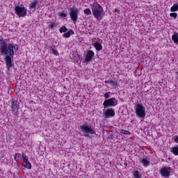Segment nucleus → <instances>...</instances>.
<instances>
[{
	"instance_id": "1",
	"label": "nucleus",
	"mask_w": 178,
	"mask_h": 178,
	"mask_svg": "<svg viewBox=\"0 0 178 178\" xmlns=\"http://www.w3.org/2000/svg\"><path fill=\"white\" fill-rule=\"evenodd\" d=\"M19 51V45L15 43L8 44V39L0 40V54L6 56V65L8 69L13 67L12 58L15 55V52Z\"/></svg>"
},
{
	"instance_id": "2",
	"label": "nucleus",
	"mask_w": 178,
	"mask_h": 178,
	"mask_svg": "<svg viewBox=\"0 0 178 178\" xmlns=\"http://www.w3.org/2000/svg\"><path fill=\"white\" fill-rule=\"evenodd\" d=\"M104 98L105 100L103 102V106L104 109H106V108H112L113 106H116L118 104V99H116V98H111V92H106L104 94Z\"/></svg>"
},
{
	"instance_id": "3",
	"label": "nucleus",
	"mask_w": 178,
	"mask_h": 178,
	"mask_svg": "<svg viewBox=\"0 0 178 178\" xmlns=\"http://www.w3.org/2000/svg\"><path fill=\"white\" fill-rule=\"evenodd\" d=\"M90 6L95 19L99 20L101 19V15L104 12V7H102V6H101L97 1H95L92 4H90Z\"/></svg>"
},
{
	"instance_id": "4",
	"label": "nucleus",
	"mask_w": 178,
	"mask_h": 178,
	"mask_svg": "<svg viewBox=\"0 0 178 178\" xmlns=\"http://www.w3.org/2000/svg\"><path fill=\"white\" fill-rule=\"evenodd\" d=\"M79 130L83 133L84 137H87L88 138H92L93 134H95V131L92 129L91 126L86 123L80 126Z\"/></svg>"
},
{
	"instance_id": "5",
	"label": "nucleus",
	"mask_w": 178,
	"mask_h": 178,
	"mask_svg": "<svg viewBox=\"0 0 178 178\" xmlns=\"http://www.w3.org/2000/svg\"><path fill=\"white\" fill-rule=\"evenodd\" d=\"M70 17L74 24H76L79 19V8L76 7L71 8L70 11Z\"/></svg>"
},
{
	"instance_id": "6",
	"label": "nucleus",
	"mask_w": 178,
	"mask_h": 178,
	"mask_svg": "<svg viewBox=\"0 0 178 178\" xmlns=\"http://www.w3.org/2000/svg\"><path fill=\"white\" fill-rule=\"evenodd\" d=\"M15 15L18 16V17H24L27 15V9L26 7H21L20 6H16L15 8Z\"/></svg>"
},
{
	"instance_id": "7",
	"label": "nucleus",
	"mask_w": 178,
	"mask_h": 178,
	"mask_svg": "<svg viewBox=\"0 0 178 178\" xmlns=\"http://www.w3.org/2000/svg\"><path fill=\"white\" fill-rule=\"evenodd\" d=\"M136 114L138 118H145V107L142 104L136 105Z\"/></svg>"
},
{
	"instance_id": "8",
	"label": "nucleus",
	"mask_w": 178,
	"mask_h": 178,
	"mask_svg": "<svg viewBox=\"0 0 178 178\" xmlns=\"http://www.w3.org/2000/svg\"><path fill=\"white\" fill-rule=\"evenodd\" d=\"M10 108L13 115H17L19 112V104H17V100L11 99L10 100Z\"/></svg>"
},
{
	"instance_id": "9",
	"label": "nucleus",
	"mask_w": 178,
	"mask_h": 178,
	"mask_svg": "<svg viewBox=\"0 0 178 178\" xmlns=\"http://www.w3.org/2000/svg\"><path fill=\"white\" fill-rule=\"evenodd\" d=\"M104 115L106 119H109V118H113L115 115V109L108 107V108L104 111Z\"/></svg>"
},
{
	"instance_id": "10",
	"label": "nucleus",
	"mask_w": 178,
	"mask_h": 178,
	"mask_svg": "<svg viewBox=\"0 0 178 178\" xmlns=\"http://www.w3.org/2000/svg\"><path fill=\"white\" fill-rule=\"evenodd\" d=\"M170 170H172L170 167H168V168L166 167H163L161 169L160 173L163 177H169V176H170Z\"/></svg>"
},
{
	"instance_id": "11",
	"label": "nucleus",
	"mask_w": 178,
	"mask_h": 178,
	"mask_svg": "<svg viewBox=\"0 0 178 178\" xmlns=\"http://www.w3.org/2000/svg\"><path fill=\"white\" fill-rule=\"evenodd\" d=\"M22 158H23V162H24V166L26 168V169L31 170V163L29 161V156H26V154L22 153Z\"/></svg>"
},
{
	"instance_id": "12",
	"label": "nucleus",
	"mask_w": 178,
	"mask_h": 178,
	"mask_svg": "<svg viewBox=\"0 0 178 178\" xmlns=\"http://www.w3.org/2000/svg\"><path fill=\"white\" fill-rule=\"evenodd\" d=\"M93 56H95V53L92 50L88 51L85 56L86 62H91Z\"/></svg>"
},
{
	"instance_id": "13",
	"label": "nucleus",
	"mask_w": 178,
	"mask_h": 178,
	"mask_svg": "<svg viewBox=\"0 0 178 178\" xmlns=\"http://www.w3.org/2000/svg\"><path fill=\"white\" fill-rule=\"evenodd\" d=\"M39 3L40 2L38 1V0H34L32 3L29 4L30 10H35Z\"/></svg>"
},
{
	"instance_id": "14",
	"label": "nucleus",
	"mask_w": 178,
	"mask_h": 178,
	"mask_svg": "<svg viewBox=\"0 0 178 178\" xmlns=\"http://www.w3.org/2000/svg\"><path fill=\"white\" fill-rule=\"evenodd\" d=\"M105 84H109L111 87H118V82L115 79H108V80L104 81Z\"/></svg>"
},
{
	"instance_id": "15",
	"label": "nucleus",
	"mask_w": 178,
	"mask_h": 178,
	"mask_svg": "<svg viewBox=\"0 0 178 178\" xmlns=\"http://www.w3.org/2000/svg\"><path fill=\"white\" fill-rule=\"evenodd\" d=\"M74 34V31H73L72 29H70L67 32L64 33L63 37H64V38H70V36L73 35Z\"/></svg>"
},
{
	"instance_id": "16",
	"label": "nucleus",
	"mask_w": 178,
	"mask_h": 178,
	"mask_svg": "<svg viewBox=\"0 0 178 178\" xmlns=\"http://www.w3.org/2000/svg\"><path fill=\"white\" fill-rule=\"evenodd\" d=\"M140 162L144 168H148V166H149V160H148L147 158L142 159Z\"/></svg>"
},
{
	"instance_id": "17",
	"label": "nucleus",
	"mask_w": 178,
	"mask_h": 178,
	"mask_svg": "<svg viewBox=\"0 0 178 178\" xmlns=\"http://www.w3.org/2000/svg\"><path fill=\"white\" fill-rule=\"evenodd\" d=\"M172 40L173 41L174 44L178 45V33L174 32V34L172 35Z\"/></svg>"
},
{
	"instance_id": "18",
	"label": "nucleus",
	"mask_w": 178,
	"mask_h": 178,
	"mask_svg": "<svg viewBox=\"0 0 178 178\" xmlns=\"http://www.w3.org/2000/svg\"><path fill=\"white\" fill-rule=\"evenodd\" d=\"M56 27H58V24H56V22H51L49 25H48V28L50 30H55V29H56Z\"/></svg>"
},
{
	"instance_id": "19",
	"label": "nucleus",
	"mask_w": 178,
	"mask_h": 178,
	"mask_svg": "<svg viewBox=\"0 0 178 178\" xmlns=\"http://www.w3.org/2000/svg\"><path fill=\"white\" fill-rule=\"evenodd\" d=\"M22 158L23 159V156H22V154L17 153L14 156V160L17 162L18 161H22Z\"/></svg>"
},
{
	"instance_id": "20",
	"label": "nucleus",
	"mask_w": 178,
	"mask_h": 178,
	"mask_svg": "<svg viewBox=\"0 0 178 178\" xmlns=\"http://www.w3.org/2000/svg\"><path fill=\"white\" fill-rule=\"evenodd\" d=\"M94 47L96 51H101L102 50V44H99L98 42L94 44Z\"/></svg>"
},
{
	"instance_id": "21",
	"label": "nucleus",
	"mask_w": 178,
	"mask_h": 178,
	"mask_svg": "<svg viewBox=\"0 0 178 178\" xmlns=\"http://www.w3.org/2000/svg\"><path fill=\"white\" fill-rule=\"evenodd\" d=\"M178 11V3H175L171 8L170 12H177Z\"/></svg>"
},
{
	"instance_id": "22",
	"label": "nucleus",
	"mask_w": 178,
	"mask_h": 178,
	"mask_svg": "<svg viewBox=\"0 0 178 178\" xmlns=\"http://www.w3.org/2000/svg\"><path fill=\"white\" fill-rule=\"evenodd\" d=\"M134 178H141V173L138 170H136L133 173Z\"/></svg>"
},
{
	"instance_id": "23",
	"label": "nucleus",
	"mask_w": 178,
	"mask_h": 178,
	"mask_svg": "<svg viewBox=\"0 0 178 178\" xmlns=\"http://www.w3.org/2000/svg\"><path fill=\"white\" fill-rule=\"evenodd\" d=\"M171 152H172V154L174 155H175V156H178V146L173 147Z\"/></svg>"
},
{
	"instance_id": "24",
	"label": "nucleus",
	"mask_w": 178,
	"mask_h": 178,
	"mask_svg": "<svg viewBox=\"0 0 178 178\" xmlns=\"http://www.w3.org/2000/svg\"><path fill=\"white\" fill-rule=\"evenodd\" d=\"M67 30L68 29L66 26H63L60 28L59 32L60 33V34H62V33H67Z\"/></svg>"
},
{
	"instance_id": "25",
	"label": "nucleus",
	"mask_w": 178,
	"mask_h": 178,
	"mask_svg": "<svg viewBox=\"0 0 178 178\" xmlns=\"http://www.w3.org/2000/svg\"><path fill=\"white\" fill-rule=\"evenodd\" d=\"M83 13L85 15H87L88 16H90V15H91V10L90 8H86L84 10H83Z\"/></svg>"
},
{
	"instance_id": "26",
	"label": "nucleus",
	"mask_w": 178,
	"mask_h": 178,
	"mask_svg": "<svg viewBox=\"0 0 178 178\" xmlns=\"http://www.w3.org/2000/svg\"><path fill=\"white\" fill-rule=\"evenodd\" d=\"M170 17L172 19H177V13H170Z\"/></svg>"
},
{
	"instance_id": "27",
	"label": "nucleus",
	"mask_w": 178,
	"mask_h": 178,
	"mask_svg": "<svg viewBox=\"0 0 178 178\" xmlns=\"http://www.w3.org/2000/svg\"><path fill=\"white\" fill-rule=\"evenodd\" d=\"M120 133H121V134H126V135L131 134V133H130V131H126L124 129H120Z\"/></svg>"
},
{
	"instance_id": "28",
	"label": "nucleus",
	"mask_w": 178,
	"mask_h": 178,
	"mask_svg": "<svg viewBox=\"0 0 178 178\" xmlns=\"http://www.w3.org/2000/svg\"><path fill=\"white\" fill-rule=\"evenodd\" d=\"M51 51L54 55H55L56 56H59V52L58 51V50L53 48L51 49Z\"/></svg>"
},
{
	"instance_id": "29",
	"label": "nucleus",
	"mask_w": 178,
	"mask_h": 178,
	"mask_svg": "<svg viewBox=\"0 0 178 178\" xmlns=\"http://www.w3.org/2000/svg\"><path fill=\"white\" fill-rule=\"evenodd\" d=\"M59 16L63 19H65V17L67 16V14H66V13L61 12L60 13Z\"/></svg>"
},
{
	"instance_id": "30",
	"label": "nucleus",
	"mask_w": 178,
	"mask_h": 178,
	"mask_svg": "<svg viewBox=\"0 0 178 178\" xmlns=\"http://www.w3.org/2000/svg\"><path fill=\"white\" fill-rule=\"evenodd\" d=\"M174 140H175V143L178 144V136H176V138L174 139Z\"/></svg>"
},
{
	"instance_id": "31",
	"label": "nucleus",
	"mask_w": 178,
	"mask_h": 178,
	"mask_svg": "<svg viewBox=\"0 0 178 178\" xmlns=\"http://www.w3.org/2000/svg\"><path fill=\"white\" fill-rule=\"evenodd\" d=\"M114 11H115V12H118V8H115V9L114 10Z\"/></svg>"
}]
</instances>
